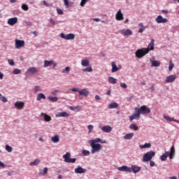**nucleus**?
<instances>
[{
    "instance_id": "obj_1",
    "label": "nucleus",
    "mask_w": 179,
    "mask_h": 179,
    "mask_svg": "<svg viewBox=\"0 0 179 179\" xmlns=\"http://www.w3.org/2000/svg\"><path fill=\"white\" fill-rule=\"evenodd\" d=\"M89 143L91 148V153L92 155H94V153H99L100 150H101L103 145L100 143H106V141L101 140L100 138H96L90 140Z\"/></svg>"
},
{
    "instance_id": "obj_2",
    "label": "nucleus",
    "mask_w": 179,
    "mask_h": 179,
    "mask_svg": "<svg viewBox=\"0 0 179 179\" xmlns=\"http://www.w3.org/2000/svg\"><path fill=\"white\" fill-rule=\"evenodd\" d=\"M155 49V39H151V42L148 45L147 48L138 49L136 51V57L137 58H142L145 57L146 54H148L150 51Z\"/></svg>"
},
{
    "instance_id": "obj_3",
    "label": "nucleus",
    "mask_w": 179,
    "mask_h": 179,
    "mask_svg": "<svg viewBox=\"0 0 179 179\" xmlns=\"http://www.w3.org/2000/svg\"><path fill=\"white\" fill-rule=\"evenodd\" d=\"M135 111H138L139 115H145V114L150 113V108L146 106H141L139 108H135Z\"/></svg>"
},
{
    "instance_id": "obj_4",
    "label": "nucleus",
    "mask_w": 179,
    "mask_h": 179,
    "mask_svg": "<svg viewBox=\"0 0 179 179\" xmlns=\"http://www.w3.org/2000/svg\"><path fill=\"white\" fill-rule=\"evenodd\" d=\"M155 155H156V152H155V151L151 150L146 152L143 157V162H150L151 159L155 157Z\"/></svg>"
},
{
    "instance_id": "obj_5",
    "label": "nucleus",
    "mask_w": 179,
    "mask_h": 179,
    "mask_svg": "<svg viewBox=\"0 0 179 179\" xmlns=\"http://www.w3.org/2000/svg\"><path fill=\"white\" fill-rule=\"evenodd\" d=\"M64 162L65 163H76V158H71V153L66 152L63 155Z\"/></svg>"
},
{
    "instance_id": "obj_6",
    "label": "nucleus",
    "mask_w": 179,
    "mask_h": 179,
    "mask_svg": "<svg viewBox=\"0 0 179 179\" xmlns=\"http://www.w3.org/2000/svg\"><path fill=\"white\" fill-rule=\"evenodd\" d=\"M60 37L62 38H64V40H74L75 39V34H65L64 33H62V34H60Z\"/></svg>"
},
{
    "instance_id": "obj_7",
    "label": "nucleus",
    "mask_w": 179,
    "mask_h": 179,
    "mask_svg": "<svg viewBox=\"0 0 179 179\" xmlns=\"http://www.w3.org/2000/svg\"><path fill=\"white\" fill-rule=\"evenodd\" d=\"M14 106L16 108V110H23V108H24V102L21 101H17L14 103Z\"/></svg>"
},
{
    "instance_id": "obj_8",
    "label": "nucleus",
    "mask_w": 179,
    "mask_h": 179,
    "mask_svg": "<svg viewBox=\"0 0 179 179\" xmlns=\"http://www.w3.org/2000/svg\"><path fill=\"white\" fill-rule=\"evenodd\" d=\"M24 45V41L15 39V48L17 50H20Z\"/></svg>"
},
{
    "instance_id": "obj_9",
    "label": "nucleus",
    "mask_w": 179,
    "mask_h": 179,
    "mask_svg": "<svg viewBox=\"0 0 179 179\" xmlns=\"http://www.w3.org/2000/svg\"><path fill=\"white\" fill-rule=\"evenodd\" d=\"M176 79H177V76H176L174 74L170 75L166 78L165 82L166 83H173V82H174L176 80Z\"/></svg>"
},
{
    "instance_id": "obj_10",
    "label": "nucleus",
    "mask_w": 179,
    "mask_h": 179,
    "mask_svg": "<svg viewBox=\"0 0 179 179\" xmlns=\"http://www.w3.org/2000/svg\"><path fill=\"white\" fill-rule=\"evenodd\" d=\"M120 33L124 37H129V36L132 35V31L129 29H122Z\"/></svg>"
},
{
    "instance_id": "obj_11",
    "label": "nucleus",
    "mask_w": 179,
    "mask_h": 179,
    "mask_svg": "<svg viewBox=\"0 0 179 179\" xmlns=\"http://www.w3.org/2000/svg\"><path fill=\"white\" fill-rule=\"evenodd\" d=\"M155 22H157V23H158V24L167 23V22H169V20H167L166 18H164L163 16H162V15H158L157 17V18L155 19Z\"/></svg>"
},
{
    "instance_id": "obj_12",
    "label": "nucleus",
    "mask_w": 179,
    "mask_h": 179,
    "mask_svg": "<svg viewBox=\"0 0 179 179\" xmlns=\"http://www.w3.org/2000/svg\"><path fill=\"white\" fill-rule=\"evenodd\" d=\"M115 20L118 21L124 20V14L121 11V9H119L115 15Z\"/></svg>"
},
{
    "instance_id": "obj_13",
    "label": "nucleus",
    "mask_w": 179,
    "mask_h": 179,
    "mask_svg": "<svg viewBox=\"0 0 179 179\" xmlns=\"http://www.w3.org/2000/svg\"><path fill=\"white\" fill-rule=\"evenodd\" d=\"M7 23L10 26H15V24L17 23V17H14L9 18L7 21Z\"/></svg>"
},
{
    "instance_id": "obj_14",
    "label": "nucleus",
    "mask_w": 179,
    "mask_h": 179,
    "mask_svg": "<svg viewBox=\"0 0 179 179\" xmlns=\"http://www.w3.org/2000/svg\"><path fill=\"white\" fill-rule=\"evenodd\" d=\"M41 117L45 122H50V121H51V116L47 115V113H41Z\"/></svg>"
},
{
    "instance_id": "obj_15",
    "label": "nucleus",
    "mask_w": 179,
    "mask_h": 179,
    "mask_svg": "<svg viewBox=\"0 0 179 179\" xmlns=\"http://www.w3.org/2000/svg\"><path fill=\"white\" fill-rule=\"evenodd\" d=\"M38 69L36 67H31L27 70V73H29V75H34L36 73H38Z\"/></svg>"
},
{
    "instance_id": "obj_16",
    "label": "nucleus",
    "mask_w": 179,
    "mask_h": 179,
    "mask_svg": "<svg viewBox=\"0 0 179 179\" xmlns=\"http://www.w3.org/2000/svg\"><path fill=\"white\" fill-rule=\"evenodd\" d=\"M117 170L119 171H123V172H126V173H131V167H129L127 166H122L120 167L117 168Z\"/></svg>"
},
{
    "instance_id": "obj_17",
    "label": "nucleus",
    "mask_w": 179,
    "mask_h": 179,
    "mask_svg": "<svg viewBox=\"0 0 179 179\" xmlns=\"http://www.w3.org/2000/svg\"><path fill=\"white\" fill-rule=\"evenodd\" d=\"M90 94V91L87 88H85L79 91L80 96H84L85 97H87V95Z\"/></svg>"
},
{
    "instance_id": "obj_18",
    "label": "nucleus",
    "mask_w": 179,
    "mask_h": 179,
    "mask_svg": "<svg viewBox=\"0 0 179 179\" xmlns=\"http://www.w3.org/2000/svg\"><path fill=\"white\" fill-rule=\"evenodd\" d=\"M56 118L66 117H69V113L66 112H58L55 115Z\"/></svg>"
},
{
    "instance_id": "obj_19",
    "label": "nucleus",
    "mask_w": 179,
    "mask_h": 179,
    "mask_svg": "<svg viewBox=\"0 0 179 179\" xmlns=\"http://www.w3.org/2000/svg\"><path fill=\"white\" fill-rule=\"evenodd\" d=\"M102 132H106V134H110L113 131V127L110 125H106L101 127Z\"/></svg>"
},
{
    "instance_id": "obj_20",
    "label": "nucleus",
    "mask_w": 179,
    "mask_h": 179,
    "mask_svg": "<svg viewBox=\"0 0 179 179\" xmlns=\"http://www.w3.org/2000/svg\"><path fill=\"white\" fill-rule=\"evenodd\" d=\"M75 173L76 174H83L86 173V169L82 168V166H78L76 169H75Z\"/></svg>"
},
{
    "instance_id": "obj_21",
    "label": "nucleus",
    "mask_w": 179,
    "mask_h": 179,
    "mask_svg": "<svg viewBox=\"0 0 179 179\" xmlns=\"http://www.w3.org/2000/svg\"><path fill=\"white\" fill-rule=\"evenodd\" d=\"M140 117L141 115L139 114V112H138V110H136V113L129 117V120L134 121V120H139Z\"/></svg>"
},
{
    "instance_id": "obj_22",
    "label": "nucleus",
    "mask_w": 179,
    "mask_h": 179,
    "mask_svg": "<svg viewBox=\"0 0 179 179\" xmlns=\"http://www.w3.org/2000/svg\"><path fill=\"white\" fill-rule=\"evenodd\" d=\"M163 118L164 120H166V121H168L169 122H177L178 124H179V120H175L174 118H171L166 115H163Z\"/></svg>"
},
{
    "instance_id": "obj_23",
    "label": "nucleus",
    "mask_w": 179,
    "mask_h": 179,
    "mask_svg": "<svg viewBox=\"0 0 179 179\" xmlns=\"http://www.w3.org/2000/svg\"><path fill=\"white\" fill-rule=\"evenodd\" d=\"M131 169V173L133 171L134 174H136V173H138V171H141V166H136V165H132Z\"/></svg>"
},
{
    "instance_id": "obj_24",
    "label": "nucleus",
    "mask_w": 179,
    "mask_h": 179,
    "mask_svg": "<svg viewBox=\"0 0 179 179\" xmlns=\"http://www.w3.org/2000/svg\"><path fill=\"white\" fill-rule=\"evenodd\" d=\"M111 66H112V69H111L112 73H115V72H117V71L120 70V69H118V67L117 66V64L115 63V62H111Z\"/></svg>"
},
{
    "instance_id": "obj_25",
    "label": "nucleus",
    "mask_w": 179,
    "mask_h": 179,
    "mask_svg": "<svg viewBox=\"0 0 179 179\" xmlns=\"http://www.w3.org/2000/svg\"><path fill=\"white\" fill-rule=\"evenodd\" d=\"M174 156H176V148H174V145H173L171 148V151L169 152V159H173Z\"/></svg>"
},
{
    "instance_id": "obj_26",
    "label": "nucleus",
    "mask_w": 179,
    "mask_h": 179,
    "mask_svg": "<svg viewBox=\"0 0 179 179\" xmlns=\"http://www.w3.org/2000/svg\"><path fill=\"white\" fill-rule=\"evenodd\" d=\"M51 65H54V60H44L43 66L44 68H47L48 66H51Z\"/></svg>"
},
{
    "instance_id": "obj_27",
    "label": "nucleus",
    "mask_w": 179,
    "mask_h": 179,
    "mask_svg": "<svg viewBox=\"0 0 179 179\" xmlns=\"http://www.w3.org/2000/svg\"><path fill=\"white\" fill-rule=\"evenodd\" d=\"M169 155H170V152L166 151L165 153L161 156L162 162H166V160H167V157H169Z\"/></svg>"
},
{
    "instance_id": "obj_28",
    "label": "nucleus",
    "mask_w": 179,
    "mask_h": 179,
    "mask_svg": "<svg viewBox=\"0 0 179 179\" xmlns=\"http://www.w3.org/2000/svg\"><path fill=\"white\" fill-rule=\"evenodd\" d=\"M41 99H43V100H45V95L43 93L38 94L36 96L37 101H41Z\"/></svg>"
},
{
    "instance_id": "obj_29",
    "label": "nucleus",
    "mask_w": 179,
    "mask_h": 179,
    "mask_svg": "<svg viewBox=\"0 0 179 179\" xmlns=\"http://www.w3.org/2000/svg\"><path fill=\"white\" fill-rule=\"evenodd\" d=\"M108 83H110L111 85H115L117 83V79H115L113 77H108Z\"/></svg>"
},
{
    "instance_id": "obj_30",
    "label": "nucleus",
    "mask_w": 179,
    "mask_h": 179,
    "mask_svg": "<svg viewBox=\"0 0 179 179\" xmlns=\"http://www.w3.org/2000/svg\"><path fill=\"white\" fill-rule=\"evenodd\" d=\"M51 141L53 142V143H58V142H59V136L55 135L52 136L51 138Z\"/></svg>"
},
{
    "instance_id": "obj_31",
    "label": "nucleus",
    "mask_w": 179,
    "mask_h": 179,
    "mask_svg": "<svg viewBox=\"0 0 179 179\" xmlns=\"http://www.w3.org/2000/svg\"><path fill=\"white\" fill-rule=\"evenodd\" d=\"M152 145L150 143H145L144 145H140V149H149Z\"/></svg>"
},
{
    "instance_id": "obj_32",
    "label": "nucleus",
    "mask_w": 179,
    "mask_h": 179,
    "mask_svg": "<svg viewBox=\"0 0 179 179\" xmlns=\"http://www.w3.org/2000/svg\"><path fill=\"white\" fill-rule=\"evenodd\" d=\"M90 64V62H89L88 59H83V60L81 61V65H82V66H85V67L89 66Z\"/></svg>"
},
{
    "instance_id": "obj_33",
    "label": "nucleus",
    "mask_w": 179,
    "mask_h": 179,
    "mask_svg": "<svg viewBox=\"0 0 179 179\" xmlns=\"http://www.w3.org/2000/svg\"><path fill=\"white\" fill-rule=\"evenodd\" d=\"M123 138L124 139H127V140L132 139L134 138V133L127 134L123 136Z\"/></svg>"
},
{
    "instance_id": "obj_34",
    "label": "nucleus",
    "mask_w": 179,
    "mask_h": 179,
    "mask_svg": "<svg viewBox=\"0 0 179 179\" xmlns=\"http://www.w3.org/2000/svg\"><path fill=\"white\" fill-rule=\"evenodd\" d=\"M118 108V103L116 102H113L109 104L108 108L113 109V108Z\"/></svg>"
},
{
    "instance_id": "obj_35",
    "label": "nucleus",
    "mask_w": 179,
    "mask_h": 179,
    "mask_svg": "<svg viewBox=\"0 0 179 179\" xmlns=\"http://www.w3.org/2000/svg\"><path fill=\"white\" fill-rule=\"evenodd\" d=\"M151 66H160V61H151Z\"/></svg>"
},
{
    "instance_id": "obj_36",
    "label": "nucleus",
    "mask_w": 179,
    "mask_h": 179,
    "mask_svg": "<svg viewBox=\"0 0 179 179\" xmlns=\"http://www.w3.org/2000/svg\"><path fill=\"white\" fill-rule=\"evenodd\" d=\"M47 173H48V168L45 167L42 171L38 172V176H44V174H47Z\"/></svg>"
},
{
    "instance_id": "obj_37",
    "label": "nucleus",
    "mask_w": 179,
    "mask_h": 179,
    "mask_svg": "<svg viewBox=\"0 0 179 179\" xmlns=\"http://www.w3.org/2000/svg\"><path fill=\"white\" fill-rule=\"evenodd\" d=\"M138 26L140 29H138V33H143V31L145 30V26L143 25V23L138 24Z\"/></svg>"
},
{
    "instance_id": "obj_38",
    "label": "nucleus",
    "mask_w": 179,
    "mask_h": 179,
    "mask_svg": "<svg viewBox=\"0 0 179 179\" xmlns=\"http://www.w3.org/2000/svg\"><path fill=\"white\" fill-rule=\"evenodd\" d=\"M83 72H93V68L91 66L82 69Z\"/></svg>"
},
{
    "instance_id": "obj_39",
    "label": "nucleus",
    "mask_w": 179,
    "mask_h": 179,
    "mask_svg": "<svg viewBox=\"0 0 179 179\" xmlns=\"http://www.w3.org/2000/svg\"><path fill=\"white\" fill-rule=\"evenodd\" d=\"M48 99L50 101H52L53 103H55L57 101H58V97L57 96H49L48 97Z\"/></svg>"
},
{
    "instance_id": "obj_40",
    "label": "nucleus",
    "mask_w": 179,
    "mask_h": 179,
    "mask_svg": "<svg viewBox=\"0 0 179 179\" xmlns=\"http://www.w3.org/2000/svg\"><path fill=\"white\" fill-rule=\"evenodd\" d=\"M39 163H40V159H36L33 162H30L29 165L30 166H38Z\"/></svg>"
},
{
    "instance_id": "obj_41",
    "label": "nucleus",
    "mask_w": 179,
    "mask_h": 179,
    "mask_svg": "<svg viewBox=\"0 0 179 179\" xmlns=\"http://www.w3.org/2000/svg\"><path fill=\"white\" fill-rule=\"evenodd\" d=\"M38 92H41V87L40 86H35L33 89L34 93H38Z\"/></svg>"
},
{
    "instance_id": "obj_42",
    "label": "nucleus",
    "mask_w": 179,
    "mask_h": 179,
    "mask_svg": "<svg viewBox=\"0 0 179 179\" xmlns=\"http://www.w3.org/2000/svg\"><path fill=\"white\" fill-rule=\"evenodd\" d=\"M13 75H20L22 73V70L19 69H15L13 71Z\"/></svg>"
},
{
    "instance_id": "obj_43",
    "label": "nucleus",
    "mask_w": 179,
    "mask_h": 179,
    "mask_svg": "<svg viewBox=\"0 0 179 179\" xmlns=\"http://www.w3.org/2000/svg\"><path fill=\"white\" fill-rule=\"evenodd\" d=\"M69 108L71 111H76V110L79 111L80 110V106H70Z\"/></svg>"
},
{
    "instance_id": "obj_44",
    "label": "nucleus",
    "mask_w": 179,
    "mask_h": 179,
    "mask_svg": "<svg viewBox=\"0 0 179 179\" xmlns=\"http://www.w3.org/2000/svg\"><path fill=\"white\" fill-rule=\"evenodd\" d=\"M0 100H1V101L3 103H7L8 101V99L5 96H3V95H2V94L0 93Z\"/></svg>"
},
{
    "instance_id": "obj_45",
    "label": "nucleus",
    "mask_w": 179,
    "mask_h": 179,
    "mask_svg": "<svg viewBox=\"0 0 179 179\" xmlns=\"http://www.w3.org/2000/svg\"><path fill=\"white\" fill-rule=\"evenodd\" d=\"M130 129H134V131H138V126H136V124H131L129 126Z\"/></svg>"
},
{
    "instance_id": "obj_46",
    "label": "nucleus",
    "mask_w": 179,
    "mask_h": 179,
    "mask_svg": "<svg viewBox=\"0 0 179 179\" xmlns=\"http://www.w3.org/2000/svg\"><path fill=\"white\" fill-rule=\"evenodd\" d=\"M173 68H174V64L173 63L172 60L169 61V71H173Z\"/></svg>"
},
{
    "instance_id": "obj_47",
    "label": "nucleus",
    "mask_w": 179,
    "mask_h": 179,
    "mask_svg": "<svg viewBox=\"0 0 179 179\" xmlns=\"http://www.w3.org/2000/svg\"><path fill=\"white\" fill-rule=\"evenodd\" d=\"M82 153L84 156H90V151L87 150H83Z\"/></svg>"
},
{
    "instance_id": "obj_48",
    "label": "nucleus",
    "mask_w": 179,
    "mask_h": 179,
    "mask_svg": "<svg viewBox=\"0 0 179 179\" xmlns=\"http://www.w3.org/2000/svg\"><path fill=\"white\" fill-rule=\"evenodd\" d=\"M6 150L8 152V153H11L12 150H13V148H12L9 145H6Z\"/></svg>"
},
{
    "instance_id": "obj_49",
    "label": "nucleus",
    "mask_w": 179,
    "mask_h": 179,
    "mask_svg": "<svg viewBox=\"0 0 179 179\" xmlns=\"http://www.w3.org/2000/svg\"><path fill=\"white\" fill-rule=\"evenodd\" d=\"M21 8L22 9V10H29V6H27V4H22L21 6Z\"/></svg>"
},
{
    "instance_id": "obj_50",
    "label": "nucleus",
    "mask_w": 179,
    "mask_h": 179,
    "mask_svg": "<svg viewBox=\"0 0 179 179\" xmlns=\"http://www.w3.org/2000/svg\"><path fill=\"white\" fill-rule=\"evenodd\" d=\"M70 71L71 68L69 66H67L64 69V70L62 71V73H69Z\"/></svg>"
},
{
    "instance_id": "obj_51",
    "label": "nucleus",
    "mask_w": 179,
    "mask_h": 179,
    "mask_svg": "<svg viewBox=\"0 0 179 179\" xmlns=\"http://www.w3.org/2000/svg\"><path fill=\"white\" fill-rule=\"evenodd\" d=\"M59 93V90H55L51 92V94H52V96H58Z\"/></svg>"
},
{
    "instance_id": "obj_52",
    "label": "nucleus",
    "mask_w": 179,
    "mask_h": 179,
    "mask_svg": "<svg viewBox=\"0 0 179 179\" xmlns=\"http://www.w3.org/2000/svg\"><path fill=\"white\" fill-rule=\"evenodd\" d=\"M66 8H69V0H63Z\"/></svg>"
},
{
    "instance_id": "obj_53",
    "label": "nucleus",
    "mask_w": 179,
    "mask_h": 179,
    "mask_svg": "<svg viewBox=\"0 0 179 179\" xmlns=\"http://www.w3.org/2000/svg\"><path fill=\"white\" fill-rule=\"evenodd\" d=\"M89 0H81V2L80 3V6H85L86 5V2H87Z\"/></svg>"
},
{
    "instance_id": "obj_54",
    "label": "nucleus",
    "mask_w": 179,
    "mask_h": 179,
    "mask_svg": "<svg viewBox=\"0 0 179 179\" xmlns=\"http://www.w3.org/2000/svg\"><path fill=\"white\" fill-rule=\"evenodd\" d=\"M8 62L11 66H13L15 65V62H13V59H8Z\"/></svg>"
},
{
    "instance_id": "obj_55",
    "label": "nucleus",
    "mask_w": 179,
    "mask_h": 179,
    "mask_svg": "<svg viewBox=\"0 0 179 179\" xmlns=\"http://www.w3.org/2000/svg\"><path fill=\"white\" fill-rule=\"evenodd\" d=\"M58 15H64V11L61 8H57Z\"/></svg>"
},
{
    "instance_id": "obj_56",
    "label": "nucleus",
    "mask_w": 179,
    "mask_h": 179,
    "mask_svg": "<svg viewBox=\"0 0 179 179\" xmlns=\"http://www.w3.org/2000/svg\"><path fill=\"white\" fill-rule=\"evenodd\" d=\"M94 129V127L92 124H89L87 126L88 131H93Z\"/></svg>"
},
{
    "instance_id": "obj_57",
    "label": "nucleus",
    "mask_w": 179,
    "mask_h": 179,
    "mask_svg": "<svg viewBox=\"0 0 179 179\" xmlns=\"http://www.w3.org/2000/svg\"><path fill=\"white\" fill-rule=\"evenodd\" d=\"M42 2H43V5H44L45 6H47V7L51 6V4L47 3V1H43Z\"/></svg>"
},
{
    "instance_id": "obj_58",
    "label": "nucleus",
    "mask_w": 179,
    "mask_h": 179,
    "mask_svg": "<svg viewBox=\"0 0 179 179\" xmlns=\"http://www.w3.org/2000/svg\"><path fill=\"white\" fill-rule=\"evenodd\" d=\"M120 86H121L123 89H127V84H125V83H120Z\"/></svg>"
},
{
    "instance_id": "obj_59",
    "label": "nucleus",
    "mask_w": 179,
    "mask_h": 179,
    "mask_svg": "<svg viewBox=\"0 0 179 179\" xmlns=\"http://www.w3.org/2000/svg\"><path fill=\"white\" fill-rule=\"evenodd\" d=\"M150 90L151 93H153V92H155V86H153V85H151V87H150Z\"/></svg>"
},
{
    "instance_id": "obj_60",
    "label": "nucleus",
    "mask_w": 179,
    "mask_h": 179,
    "mask_svg": "<svg viewBox=\"0 0 179 179\" xmlns=\"http://www.w3.org/2000/svg\"><path fill=\"white\" fill-rule=\"evenodd\" d=\"M150 167H154V166H155V162H153V161H150Z\"/></svg>"
},
{
    "instance_id": "obj_61",
    "label": "nucleus",
    "mask_w": 179,
    "mask_h": 179,
    "mask_svg": "<svg viewBox=\"0 0 179 179\" xmlns=\"http://www.w3.org/2000/svg\"><path fill=\"white\" fill-rule=\"evenodd\" d=\"M71 90L72 92H78V93L80 92L78 88H75V87L72 88Z\"/></svg>"
},
{
    "instance_id": "obj_62",
    "label": "nucleus",
    "mask_w": 179,
    "mask_h": 179,
    "mask_svg": "<svg viewBox=\"0 0 179 179\" xmlns=\"http://www.w3.org/2000/svg\"><path fill=\"white\" fill-rule=\"evenodd\" d=\"M0 167H5V164L0 160Z\"/></svg>"
},
{
    "instance_id": "obj_63",
    "label": "nucleus",
    "mask_w": 179,
    "mask_h": 179,
    "mask_svg": "<svg viewBox=\"0 0 179 179\" xmlns=\"http://www.w3.org/2000/svg\"><path fill=\"white\" fill-rule=\"evenodd\" d=\"M94 22H100V18H93Z\"/></svg>"
},
{
    "instance_id": "obj_64",
    "label": "nucleus",
    "mask_w": 179,
    "mask_h": 179,
    "mask_svg": "<svg viewBox=\"0 0 179 179\" xmlns=\"http://www.w3.org/2000/svg\"><path fill=\"white\" fill-rule=\"evenodd\" d=\"M95 99H96V100H100L101 98L100 97V96L96 95Z\"/></svg>"
}]
</instances>
